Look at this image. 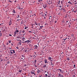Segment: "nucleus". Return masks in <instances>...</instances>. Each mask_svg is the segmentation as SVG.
<instances>
[{
    "instance_id": "1a4fd4ad",
    "label": "nucleus",
    "mask_w": 77,
    "mask_h": 77,
    "mask_svg": "<svg viewBox=\"0 0 77 77\" xmlns=\"http://www.w3.org/2000/svg\"><path fill=\"white\" fill-rule=\"evenodd\" d=\"M25 39H26L25 38H23L22 39V40L23 41H25Z\"/></svg>"
},
{
    "instance_id": "a19ab883",
    "label": "nucleus",
    "mask_w": 77,
    "mask_h": 77,
    "mask_svg": "<svg viewBox=\"0 0 77 77\" xmlns=\"http://www.w3.org/2000/svg\"><path fill=\"white\" fill-rule=\"evenodd\" d=\"M42 0H39L38 1V2H41V1H42Z\"/></svg>"
},
{
    "instance_id": "7ed1b4c3",
    "label": "nucleus",
    "mask_w": 77,
    "mask_h": 77,
    "mask_svg": "<svg viewBox=\"0 0 77 77\" xmlns=\"http://www.w3.org/2000/svg\"><path fill=\"white\" fill-rule=\"evenodd\" d=\"M10 53L11 54H13V53H15V52L14 50H10Z\"/></svg>"
},
{
    "instance_id": "c9c22d12",
    "label": "nucleus",
    "mask_w": 77,
    "mask_h": 77,
    "mask_svg": "<svg viewBox=\"0 0 77 77\" xmlns=\"http://www.w3.org/2000/svg\"><path fill=\"white\" fill-rule=\"evenodd\" d=\"M12 24V23H10L9 24V26H11Z\"/></svg>"
},
{
    "instance_id": "0e129e2a",
    "label": "nucleus",
    "mask_w": 77,
    "mask_h": 77,
    "mask_svg": "<svg viewBox=\"0 0 77 77\" xmlns=\"http://www.w3.org/2000/svg\"><path fill=\"white\" fill-rule=\"evenodd\" d=\"M14 2H17V0H16V1H14Z\"/></svg>"
},
{
    "instance_id": "f8f14e48",
    "label": "nucleus",
    "mask_w": 77,
    "mask_h": 77,
    "mask_svg": "<svg viewBox=\"0 0 77 77\" xmlns=\"http://www.w3.org/2000/svg\"><path fill=\"white\" fill-rule=\"evenodd\" d=\"M45 63H47V60H45Z\"/></svg>"
},
{
    "instance_id": "f03ea898",
    "label": "nucleus",
    "mask_w": 77,
    "mask_h": 77,
    "mask_svg": "<svg viewBox=\"0 0 77 77\" xmlns=\"http://www.w3.org/2000/svg\"><path fill=\"white\" fill-rule=\"evenodd\" d=\"M23 43H27V44H29V42H30V41H29V40H27L26 41H25V42H22Z\"/></svg>"
},
{
    "instance_id": "7c9ffc66",
    "label": "nucleus",
    "mask_w": 77,
    "mask_h": 77,
    "mask_svg": "<svg viewBox=\"0 0 77 77\" xmlns=\"http://www.w3.org/2000/svg\"><path fill=\"white\" fill-rule=\"evenodd\" d=\"M71 35L72 36H74V34H72Z\"/></svg>"
},
{
    "instance_id": "423d86ee",
    "label": "nucleus",
    "mask_w": 77,
    "mask_h": 77,
    "mask_svg": "<svg viewBox=\"0 0 77 77\" xmlns=\"http://www.w3.org/2000/svg\"><path fill=\"white\" fill-rule=\"evenodd\" d=\"M35 49H37L38 48V46L37 45H35L34 46Z\"/></svg>"
},
{
    "instance_id": "9d476101",
    "label": "nucleus",
    "mask_w": 77,
    "mask_h": 77,
    "mask_svg": "<svg viewBox=\"0 0 77 77\" xmlns=\"http://www.w3.org/2000/svg\"><path fill=\"white\" fill-rule=\"evenodd\" d=\"M16 33H17L16 32H14V36H15L16 35Z\"/></svg>"
},
{
    "instance_id": "e2e57ef3",
    "label": "nucleus",
    "mask_w": 77,
    "mask_h": 77,
    "mask_svg": "<svg viewBox=\"0 0 77 77\" xmlns=\"http://www.w3.org/2000/svg\"><path fill=\"white\" fill-rule=\"evenodd\" d=\"M30 47H31V46H32V45H29Z\"/></svg>"
},
{
    "instance_id": "a878e982",
    "label": "nucleus",
    "mask_w": 77,
    "mask_h": 77,
    "mask_svg": "<svg viewBox=\"0 0 77 77\" xmlns=\"http://www.w3.org/2000/svg\"><path fill=\"white\" fill-rule=\"evenodd\" d=\"M20 17V15H17V18H19V17Z\"/></svg>"
},
{
    "instance_id": "2eb2a0df",
    "label": "nucleus",
    "mask_w": 77,
    "mask_h": 77,
    "mask_svg": "<svg viewBox=\"0 0 77 77\" xmlns=\"http://www.w3.org/2000/svg\"><path fill=\"white\" fill-rule=\"evenodd\" d=\"M13 13H14V14H15L16 12H15V10H14V9L13 10Z\"/></svg>"
},
{
    "instance_id": "0eeeda50",
    "label": "nucleus",
    "mask_w": 77,
    "mask_h": 77,
    "mask_svg": "<svg viewBox=\"0 0 77 77\" xmlns=\"http://www.w3.org/2000/svg\"><path fill=\"white\" fill-rule=\"evenodd\" d=\"M31 72L32 74H33L35 75H36V74H35V72Z\"/></svg>"
},
{
    "instance_id": "b1692460",
    "label": "nucleus",
    "mask_w": 77,
    "mask_h": 77,
    "mask_svg": "<svg viewBox=\"0 0 77 77\" xmlns=\"http://www.w3.org/2000/svg\"><path fill=\"white\" fill-rule=\"evenodd\" d=\"M22 32V31L21 30H20L19 31V33L20 34L21 33V32Z\"/></svg>"
},
{
    "instance_id": "338daca9",
    "label": "nucleus",
    "mask_w": 77,
    "mask_h": 77,
    "mask_svg": "<svg viewBox=\"0 0 77 77\" xmlns=\"http://www.w3.org/2000/svg\"><path fill=\"white\" fill-rule=\"evenodd\" d=\"M16 48H17V49H18V47H16Z\"/></svg>"
},
{
    "instance_id": "13d9d810",
    "label": "nucleus",
    "mask_w": 77,
    "mask_h": 77,
    "mask_svg": "<svg viewBox=\"0 0 77 77\" xmlns=\"http://www.w3.org/2000/svg\"><path fill=\"white\" fill-rule=\"evenodd\" d=\"M0 33H2V31H0Z\"/></svg>"
},
{
    "instance_id": "4c0bfd02",
    "label": "nucleus",
    "mask_w": 77,
    "mask_h": 77,
    "mask_svg": "<svg viewBox=\"0 0 77 77\" xmlns=\"http://www.w3.org/2000/svg\"><path fill=\"white\" fill-rule=\"evenodd\" d=\"M9 43H11V41L9 40Z\"/></svg>"
},
{
    "instance_id": "c03bdc74",
    "label": "nucleus",
    "mask_w": 77,
    "mask_h": 77,
    "mask_svg": "<svg viewBox=\"0 0 77 77\" xmlns=\"http://www.w3.org/2000/svg\"><path fill=\"white\" fill-rule=\"evenodd\" d=\"M47 75H48L47 74H46L45 75V76H46V77H47Z\"/></svg>"
},
{
    "instance_id": "774afa93",
    "label": "nucleus",
    "mask_w": 77,
    "mask_h": 77,
    "mask_svg": "<svg viewBox=\"0 0 77 77\" xmlns=\"http://www.w3.org/2000/svg\"><path fill=\"white\" fill-rule=\"evenodd\" d=\"M75 27V28H76V29H77V26H76Z\"/></svg>"
},
{
    "instance_id": "bf43d9fd",
    "label": "nucleus",
    "mask_w": 77,
    "mask_h": 77,
    "mask_svg": "<svg viewBox=\"0 0 77 77\" xmlns=\"http://www.w3.org/2000/svg\"><path fill=\"white\" fill-rule=\"evenodd\" d=\"M71 26V25H69V27H70V26Z\"/></svg>"
},
{
    "instance_id": "cd10ccee",
    "label": "nucleus",
    "mask_w": 77,
    "mask_h": 77,
    "mask_svg": "<svg viewBox=\"0 0 77 77\" xmlns=\"http://www.w3.org/2000/svg\"><path fill=\"white\" fill-rule=\"evenodd\" d=\"M46 17H47V15H45V17H44V19H46L45 18H46Z\"/></svg>"
},
{
    "instance_id": "9b49d317",
    "label": "nucleus",
    "mask_w": 77,
    "mask_h": 77,
    "mask_svg": "<svg viewBox=\"0 0 77 77\" xmlns=\"http://www.w3.org/2000/svg\"><path fill=\"white\" fill-rule=\"evenodd\" d=\"M43 7L45 9V8H46V7H47V6H46V5H43Z\"/></svg>"
},
{
    "instance_id": "dca6fc26",
    "label": "nucleus",
    "mask_w": 77,
    "mask_h": 77,
    "mask_svg": "<svg viewBox=\"0 0 77 77\" xmlns=\"http://www.w3.org/2000/svg\"><path fill=\"white\" fill-rule=\"evenodd\" d=\"M52 19V17L51 16H50L49 17V19Z\"/></svg>"
},
{
    "instance_id": "393cba45",
    "label": "nucleus",
    "mask_w": 77,
    "mask_h": 77,
    "mask_svg": "<svg viewBox=\"0 0 77 77\" xmlns=\"http://www.w3.org/2000/svg\"><path fill=\"white\" fill-rule=\"evenodd\" d=\"M61 74H60V73H59L58 74V75H59V76L60 77V76L61 75Z\"/></svg>"
},
{
    "instance_id": "f3484780",
    "label": "nucleus",
    "mask_w": 77,
    "mask_h": 77,
    "mask_svg": "<svg viewBox=\"0 0 77 77\" xmlns=\"http://www.w3.org/2000/svg\"><path fill=\"white\" fill-rule=\"evenodd\" d=\"M4 61V59H1V62H3Z\"/></svg>"
},
{
    "instance_id": "4468645a",
    "label": "nucleus",
    "mask_w": 77,
    "mask_h": 77,
    "mask_svg": "<svg viewBox=\"0 0 77 77\" xmlns=\"http://www.w3.org/2000/svg\"><path fill=\"white\" fill-rule=\"evenodd\" d=\"M44 27L43 26H40V28L41 29H42V27Z\"/></svg>"
},
{
    "instance_id": "6ab92c4d",
    "label": "nucleus",
    "mask_w": 77,
    "mask_h": 77,
    "mask_svg": "<svg viewBox=\"0 0 77 77\" xmlns=\"http://www.w3.org/2000/svg\"><path fill=\"white\" fill-rule=\"evenodd\" d=\"M19 72H20V73H21V72H22V70H20L19 71Z\"/></svg>"
},
{
    "instance_id": "603ef678",
    "label": "nucleus",
    "mask_w": 77,
    "mask_h": 77,
    "mask_svg": "<svg viewBox=\"0 0 77 77\" xmlns=\"http://www.w3.org/2000/svg\"><path fill=\"white\" fill-rule=\"evenodd\" d=\"M9 36H12V35L10 34L9 35Z\"/></svg>"
},
{
    "instance_id": "f257e3e1",
    "label": "nucleus",
    "mask_w": 77,
    "mask_h": 77,
    "mask_svg": "<svg viewBox=\"0 0 77 77\" xmlns=\"http://www.w3.org/2000/svg\"><path fill=\"white\" fill-rule=\"evenodd\" d=\"M72 12H75V13L77 12V10L76 9L74 8L73 9V8H72Z\"/></svg>"
},
{
    "instance_id": "49530a36",
    "label": "nucleus",
    "mask_w": 77,
    "mask_h": 77,
    "mask_svg": "<svg viewBox=\"0 0 77 77\" xmlns=\"http://www.w3.org/2000/svg\"><path fill=\"white\" fill-rule=\"evenodd\" d=\"M59 8H62V6H59Z\"/></svg>"
},
{
    "instance_id": "4be33fe9",
    "label": "nucleus",
    "mask_w": 77,
    "mask_h": 77,
    "mask_svg": "<svg viewBox=\"0 0 77 77\" xmlns=\"http://www.w3.org/2000/svg\"><path fill=\"white\" fill-rule=\"evenodd\" d=\"M16 32H17V33H18V32H19V30H17Z\"/></svg>"
},
{
    "instance_id": "a211bd4d",
    "label": "nucleus",
    "mask_w": 77,
    "mask_h": 77,
    "mask_svg": "<svg viewBox=\"0 0 77 77\" xmlns=\"http://www.w3.org/2000/svg\"><path fill=\"white\" fill-rule=\"evenodd\" d=\"M52 58L51 57H49L48 58V60H51V59Z\"/></svg>"
},
{
    "instance_id": "39448f33",
    "label": "nucleus",
    "mask_w": 77,
    "mask_h": 77,
    "mask_svg": "<svg viewBox=\"0 0 77 77\" xmlns=\"http://www.w3.org/2000/svg\"><path fill=\"white\" fill-rule=\"evenodd\" d=\"M41 72V70L39 69H37V72L38 73H39V72Z\"/></svg>"
},
{
    "instance_id": "4d7b16f0",
    "label": "nucleus",
    "mask_w": 77,
    "mask_h": 77,
    "mask_svg": "<svg viewBox=\"0 0 77 77\" xmlns=\"http://www.w3.org/2000/svg\"><path fill=\"white\" fill-rule=\"evenodd\" d=\"M67 38H68V37H66L65 39L66 40L67 39Z\"/></svg>"
},
{
    "instance_id": "864d4df0",
    "label": "nucleus",
    "mask_w": 77,
    "mask_h": 77,
    "mask_svg": "<svg viewBox=\"0 0 77 77\" xmlns=\"http://www.w3.org/2000/svg\"><path fill=\"white\" fill-rule=\"evenodd\" d=\"M54 23H57V21H55Z\"/></svg>"
},
{
    "instance_id": "a18cd8bd",
    "label": "nucleus",
    "mask_w": 77,
    "mask_h": 77,
    "mask_svg": "<svg viewBox=\"0 0 77 77\" xmlns=\"http://www.w3.org/2000/svg\"><path fill=\"white\" fill-rule=\"evenodd\" d=\"M27 29V27H25V29Z\"/></svg>"
},
{
    "instance_id": "6e6552de",
    "label": "nucleus",
    "mask_w": 77,
    "mask_h": 77,
    "mask_svg": "<svg viewBox=\"0 0 77 77\" xmlns=\"http://www.w3.org/2000/svg\"><path fill=\"white\" fill-rule=\"evenodd\" d=\"M43 67V68H46V67H47V64L44 65Z\"/></svg>"
},
{
    "instance_id": "473e14b6",
    "label": "nucleus",
    "mask_w": 77,
    "mask_h": 77,
    "mask_svg": "<svg viewBox=\"0 0 77 77\" xmlns=\"http://www.w3.org/2000/svg\"><path fill=\"white\" fill-rule=\"evenodd\" d=\"M60 1H58V5H59V4H60Z\"/></svg>"
},
{
    "instance_id": "e433bc0d",
    "label": "nucleus",
    "mask_w": 77,
    "mask_h": 77,
    "mask_svg": "<svg viewBox=\"0 0 77 77\" xmlns=\"http://www.w3.org/2000/svg\"><path fill=\"white\" fill-rule=\"evenodd\" d=\"M24 32H25L24 31H23L22 33H24Z\"/></svg>"
},
{
    "instance_id": "ddd939ff",
    "label": "nucleus",
    "mask_w": 77,
    "mask_h": 77,
    "mask_svg": "<svg viewBox=\"0 0 77 77\" xmlns=\"http://www.w3.org/2000/svg\"><path fill=\"white\" fill-rule=\"evenodd\" d=\"M68 21H64V20H63L62 22L63 23H66H66H68Z\"/></svg>"
},
{
    "instance_id": "de8ad7c7",
    "label": "nucleus",
    "mask_w": 77,
    "mask_h": 77,
    "mask_svg": "<svg viewBox=\"0 0 77 77\" xmlns=\"http://www.w3.org/2000/svg\"><path fill=\"white\" fill-rule=\"evenodd\" d=\"M42 17H44V14H42Z\"/></svg>"
},
{
    "instance_id": "c756f323",
    "label": "nucleus",
    "mask_w": 77,
    "mask_h": 77,
    "mask_svg": "<svg viewBox=\"0 0 77 77\" xmlns=\"http://www.w3.org/2000/svg\"><path fill=\"white\" fill-rule=\"evenodd\" d=\"M75 47L76 48H77V44H76V45L75 46Z\"/></svg>"
},
{
    "instance_id": "09e8293b",
    "label": "nucleus",
    "mask_w": 77,
    "mask_h": 77,
    "mask_svg": "<svg viewBox=\"0 0 77 77\" xmlns=\"http://www.w3.org/2000/svg\"><path fill=\"white\" fill-rule=\"evenodd\" d=\"M60 10H61V11H62V8H61V9H60Z\"/></svg>"
},
{
    "instance_id": "aec40b11",
    "label": "nucleus",
    "mask_w": 77,
    "mask_h": 77,
    "mask_svg": "<svg viewBox=\"0 0 77 77\" xmlns=\"http://www.w3.org/2000/svg\"><path fill=\"white\" fill-rule=\"evenodd\" d=\"M68 3H69V4H70L71 5V4H72V3L70 2H68Z\"/></svg>"
},
{
    "instance_id": "69168bd1",
    "label": "nucleus",
    "mask_w": 77,
    "mask_h": 77,
    "mask_svg": "<svg viewBox=\"0 0 77 77\" xmlns=\"http://www.w3.org/2000/svg\"><path fill=\"white\" fill-rule=\"evenodd\" d=\"M63 40H64V41H65V40H66V39H63Z\"/></svg>"
},
{
    "instance_id": "c85d7f7f",
    "label": "nucleus",
    "mask_w": 77,
    "mask_h": 77,
    "mask_svg": "<svg viewBox=\"0 0 77 77\" xmlns=\"http://www.w3.org/2000/svg\"><path fill=\"white\" fill-rule=\"evenodd\" d=\"M37 61V60H35V63H36V61Z\"/></svg>"
},
{
    "instance_id": "3c124183",
    "label": "nucleus",
    "mask_w": 77,
    "mask_h": 77,
    "mask_svg": "<svg viewBox=\"0 0 77 77\" xmlns=\"http://www.w3.org/2000/svg\"><path fill=\"white\" fill-rule=\"evenodd\" d=\"M18 8L20 9V7H18Z\"/></svg>"
},
{
    "instance_id": "72a5a7b5",
    "label": "nucleus",
    "mask_w": 77,
    "mask_h": 77,
    "mask_svg": "<svg viewBox=\"0 0 77 77\" xmlns=\"http://www.w3.org/2000/svg\"><path fill=\"white\" fill-rule=\"evenodd\" d=\"M75 65L74 64V66H73V68H75Z\"/></svg>"
},
{
    "instance_id": "6e6d98bb",
    "label": "nucleus",
    "mask_w": 77,
    "mask_h": 77,
    "mask_svg": "<svg viewBox=\"0 0 77 77\" xmlns=\"http://www.w3.org/2000/svg\"><path fill=\"white\" fill-rule=\"evenodd\" d=\"M21 24H23V22H21Z\"/></svg>"
},
{
    "instance_id": "412c9836",
    "label": "nucleus",
    "mask_w": 77,
    "mask_h": 77,
    "mask_svg": "<svg viewBox=\"0 0 77 77\" xmlns=\"http://www.w3.org/2000/svg\"><path fill=\"white\" fill-rule=\"evenodd\" d=\"M75 54H77V51L76 50L75 51Z\"/></svg>"
},
{
    "instance_id": "2f4dec72",
    "label": "nucleus",
    "mask_w": 77,
    "mask_h": 77,
    "mask_svg": "<svg viewBox=\"0 0 77 77\" xmlns=\"http://www.w3.org/2000/svg\"><path fill=\"white\" fill-rule=\"evenodd\" d=\"M67 60H69V58H68L67 59Z\"/></svg>"
},
{
    "instance_id": "37998d69",
    "label": "nucleus",
    "mask_w": 77,
    "mask_h": 77,
    "mask_svg": "<svg viewBox=\"0 0 77 77\" xmlns=\"http://www.w3.org/2000/svg\"><path fill=\"white\" fill-rule=\"evenodd\" d=\"M12 23V21L11 20H10L9 22V23Z\"/></svg>"
},
{
    "instance_id": "052dcab7",
    "label": "nucleus",
    "mask_w": 77,
    "mask_h": 77,
    "mask_svg": "<svg viewBox=\"0 0 77 77\" xmlns=\"http://www.w3.org/2000/svg\"><path fill=\"white\" fill-rule=\"evenodd\" d=\"M9 2H12V1H9Z\"/></svg>"
},
{
    "instance_id": "8fccbe9b",
    "label": "nucleus",
    "mask_w": 77,
    "mask_h": 77,
    "mask_svg": "<svg viewBox=\"0 0 77 77\" xmlns=\"http://www.w3.org/2000/svg\"><path fill=\"white\" fill-rule=\"evenodd\" d=\"M51 65H53V63H52V62H51Z\"/></svg>"
},
{
    "instance_id": "58836bf2",
    "label": "nucleus",
    "mask_w": 77,
    "mask_h": 77,
    "mask_svg": "<svg viewBox=\"0 0 77 77\" xmlns=\"http://www.w3.org/2000/svg\"><path fill=\"white\" fill-rule=\"evenodd\" d=\"M21 56L22 57H24V55H22Z\"/></svg>"
},
{
    "instance_id": "f704fd0d",
    "label": "nucleus",
    "mask_w": 77,
    "mask_h": 77,
    "mask_svg": "<svg viewBox=\"0 0 77 77\" xmlns=\"http://www.w3.org/2000/svg\"><path fill=\"white\" fill-rule=\"evenodd\" d=\"M35 24H36V25L38 26V23H36V22H35Z\"/></svg>"
},
{
    "instance_id": "20e7f679",
    "label": "nucleus",
    "mask_w": 77,
    "mask_h": 77,
    "mask_svg": "<svg viewBox=\"0 0 77 77\" xmlns=\"http://www.w3.org/2000/svg\"><path fill=\"white\" fill-rule=\"evenodd\" d=\"M58 70H59L60 71V72H61V73H63V70H61V69H58Z\"/></svg>"
},
{
    "instance_id": "680f3d73",
    "label": "nucleus",
    "mask_w": 77,
    "mask_h": 77,
    "mask_svg": "<svg viewBox=\"0 0 77 77\" xmlns=\"http://www.w3.org/2000/svg\"><path fill=\"white\" fill-rule=\"evenodd\" d=\"M32 27H33V24H32Z\"/></svg>"
},
{
    "instance_id": "79ce46f5",
    "label": "nucleus",
    "mask_w": 77,
    "mask_h": 77,
    "mask_svg": "<svg viewBox=\"0 0 77 77\" xmlns=\"http://www.w3.org/2000/svg\"><path fill=\"white\" fill-rule=\"evenodd\" d=\"M74 5H76V4H77V3H74Z\"/></svg>"
},
{
    "instance_id": "bb28decb",
    "label": "nucleus",
    "mask_w": 77,
    "mask_h": 77,
    "mask_svg": "<svg viewBox=\"0 0 77 77\" xmlns=\"http://www.w3.org/2000/svg\"><path fill=\"white\" fill-rule=\"evenodd\" d=\"M49 2H50V4H51V3H52V2H51V1H49Z\"/></svg>"
},
{
    "instance_id": "ea45409f",
    "label": "nucleus",
    "mask_w": 77,
    "mask_h": 77,
    "mask_svg": "<svg viewBox=\"0 0 77 77\" xmlns=\"http://www.w3.org/2000/svg\"><path fill=\"white\" fill-rule=\"evenodd\" d=\"M26 50L25 51V52H26L27 51V48H26Z\"/></svg>"
},
{
    "instance_id": "5fc2aeb1",
    "label": "nucleus",
    "mask_w": 77,
    "mask_h": 77,
    "mask_svg": "<svg viewBox=\"0 0 77 77\" xmlns=\"http://www.w3.org/2000/svg\"><path fill=\"white\" fill-rule=\"evenodd\" d=\"M2 33H0V36H2Z\"/></svg>"
},
{
    "instance_id": "5701e85b",
    "label": "nucleus",
    "mask_w": 77,
    "mask_h": 77,
    "mask_svg": "<svg viewBox=\"0 0 77 77\" xmlns=\"http://www.w3.org/2000/svg\"><path fill=\"white\" fill-rule=\"evenodd\" d=\"M60 77H64L63 76V75H61V76H60Z\"/></svg>"
}]
</instances>
